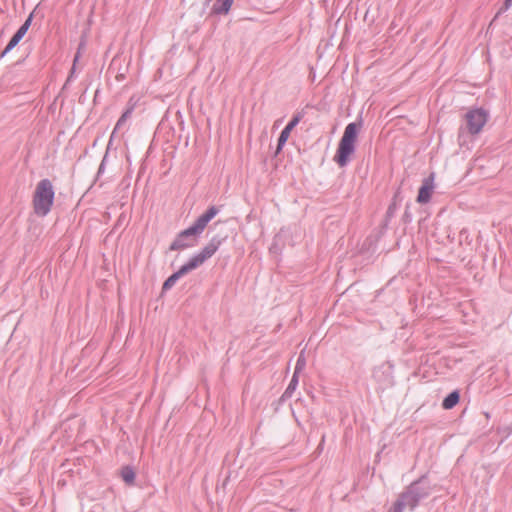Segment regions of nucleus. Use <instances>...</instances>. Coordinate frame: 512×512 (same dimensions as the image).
Masks as SVG:
<instances>
[{
	"instance_id": "1",
	"label": "nucleus",
	"mask_w": 512,
	"mask_h": 512,
	"mask_svg": "<svg viewBox=\"0 0 512 512\" xmlns=\"http://www.w3.org/2000/svg\"><path fill=\"white\" fill-rule=\"evenodd\" d=\"M431 492V483L428 480L427 474H424L410 483L406 489L399 494L388 512H404L406 508L413 511L422 500L429 497Z\"/></svg>"
},
{
	"instance_id": "2",
	"label": "nucleus",
	"mask_w": 512,
	"mask_h": 512,
	"mask_svg": "<svg viewBox=\"0 0 512 512\" xmlns=\"http://www.w3.org/2000/svg\"><path fill=\"white\" fill-rule=\"evenodd\" d=\"M219 213L216 206H211L200 215L187 229L181 231L170 245V250H182L191 248L197 244L198 237L202 234L207 224Z\"/></svg>"
},
{
	"instance_id": "3",
	"label": "nucleus",
	"mask_w": 512,
	"mask_h": 512,
	"mask_svg": "<svg viewBox=\"0 0 512 512\" xmlns=\"http://www.w3.org/2000/svg\"><path fill=\"white\" fill-rule=\"evenodd\" d=\"M54 198L55 191L52 182L47 178L40 180L32 200L34 213L40 217L48 215L53 206Z\"/></svg>"
},
{
	"instance_id": "4",
	"label": "nucleus",
	"mask_w": 512,
	"mask_h": 512,
	"mask_svg": "<svg viewBox=\"0 0 512 512\" xmlns=\"http://www.w3.org/2000/svg\"><path fill=\"white\" fill-rule=\"evenodd\" d=\"M358 131L359 125L355 122H351L345 127L334 157L340 167H345L350 161V156L355 152Z\"/></svg>"
},
{
	"instance_id": "5",
	"label": "nucleus",
	"mask_w": 512,
	"mask_h": 512,
	"mask_svg": "<svg viewBox=\"0 0 512 512\" xmlns=\"http://www.w3.org/2000/svg\"><path fill=\"white\" fill-rule=\"evenodd\" d=\"M489 118L488 112L483 108L469 110L465 114L466 129L471 135L479 134Z\"/></svg>"
},
{
	"instance_id": "6",
	"label": "nucleus",
	"mask_w": 512,
	"mask_h": 512,
	"mask_svg": "<svg viewBox=\"0 0 512 512\" xmlns=\"http://www.w3.org/2000/svg\"><path fill=\"white\" fill-rule=\"evenodd\" d=\"M222 243V240L214 236L211 238L209 243L202 248L201 251L194 254L188 263L193 269L198 268L200 265H202L207 259L211 258L219 249L220 245Z\"/></svg>"
},
{
	"instance_id": "7",
	"label": "nucleus",
	"mask_w": 512,
	"mask_h": 512,
	"mask_svg": "<svg viewBox=\"0 0 512 512\" xmlns=\"http://www.w3.org/2000/svg\"><path fill=\"white\" fill-rule=\"evenodd\" d=\"M303 117V111L297 112L289 121V123L284 127L278 138L277 151H280L283 148L289 138L291 131L299 124Z\"/></svg>"
},
{
	"instance_id": "8",
	"label": "nucleus",
	"mask_w": 512,
	"mask_h": 512,
	"mask_svg": "<svg viewBox=\"0 0 512 512\" xmlns=\"http://www.w3.org/2000/svg\"><path fill=\"white\" fill-rule=\"evenodd\" d=\"M434 190V173H431L428 177H425L422 181V185L419 189L417 196V202L420 204H426L430 201Z\"/></svg>"
},
{
	"instance_id": "9",
	"label": "nucleus",
	"mask_w": 512,
	"mask_h": 512,
	"mask_svg": "<svg viewBox=\"0 0 512 512\" xmlns=\"http://www.w3.org/2000/svg\"><path fill=\"white\" fill-rule=\"evenodd\" d=\"M194 270L190 264L187 262L184 265H182L179 270L174 272L171 276H169L165 282L162 284V290H169L171 289L175 283L184 275Z\"/></svg>"
},
{
	"instance_id": "10",
	"label": "nucleus",
	"mask_w": 512,
	"mask_h": 512,
	"mask_svg": "<svg viewBox=\"0 0 512 512\" xmlns=\"http://www.w3.org/2000/svg\"><path fill=\"white\" fill-rule=\"evenodd\" d=\"M393 365L390 362H386L379 366L378 369L374 370L373 376L378 381H384L387 384L392 382Z\"/></svg>"
},
{
	"instance_id": "11",
	"label": "nucleus",
	"mask_w": 512,
	"mask_h": 512,
	"mask_svg": "<svg viewBox=\"0 0 512 512\" xmlns=\"http://www.w3.org/2000/svg\"><path fill=\"white\" fill-rule=\"evenodd\" d=\"M26 35L21 29H18L16 33L11 37L8 44L4 48V50L0 54V58H3L6 54H8L12 49H14L18 43L23 39Z\"/></svg>"
},
{
	"instance_id": "12",
	"label": "nucleus",
	"mask_w": 512,
	"mask_h": 512,
	"mask_svg": "<svg viewBox=\"0 0 512 512\" xmlns=\"http://www.w3.org/2000/svg\"><path fill=\"white\" fill-rule=\"evenodd\" d=\"M234 0H215L211 8L213 14L222 15L227 14L233 4Z\"/></svg>"
},
{
	"instance_id": "13",
	"label": "nucleus",
	"mask_w": 512,
	"mask_h": 512,
	"mask_svg": "<svg viewBox=\"0 0 512 512\" xmlns=\"http://www.w3.org/2000/svg\"><path fill=\"white\" fill-rule=\"evenodd\" d=\"M459 400H460V394L457 390H454L444 398V400L442 402V407L447 410L452 409L453 407H455L457 405Z\"/></svg>"
},
{
	"instance_id": "14",
	"label": "nucleus",
	"mask_w": 512,
	"mask_h": 512,
	"mask_svg": "<svg viewBox=\"0 0 512 512\" xmlns=\"http://www.w3.org/2000/svg\"><path fill=\"white\" fill-rule=\"evenodd\" d=\"M297 385H298V374L293 373L290 383L288 384L286 390L284 391V393L282 395V399L284 400V399L290 398L292 396V394L294 393V391L296 390Z\"/></svg>"
},
{
	"instance_id": "15",
	"label": "nucleus",
	"mask_w": 512,
	"mask_h": 512,
	"mask_svg": "<svg viewBox=\"0 0 512 512\" xmlns=\"http://www.w3.org/2000/svg\"><path fill=\"white\" fill-rule=\"evenodd\" d=\"M132 114H133V112L130 109L125 108L124 112L122 113L121 117L118 119V121L113 129L111 138L113 137V135L115 134V132L117 130L121 129L125 125L126 121L131 117Z\"/></svg>"
},
{
	"instance_id": "16",
	"label": "nucleus",
	"mask_w": 512,
	"mask_h": 512,
	"mask_svg": "<svg viewBox=\"0 0 512 512\" xmlns=\"http://www.w3.org/2000/svg\"><path fill=\"white\" fill-rule=\"evenodd\" d=\"M121 477L126 483H128V484L133 483L134 479H135L134 470L129 466L122 468Z\"/></svg>"
},
{
	"instance_id": "17",
	"label": "nucleus",
	"mask_w": 512,
	"mask_h": 512,
	"mask_svg": "<svg viewBox=\"0 0 512 512\" xmlns=\"http://www.w3.org/2000/svg\"><path fill=\"white\" fill-rule=\"evenodd\" d=\"M305 366H306V359L304 357V353L301 352L296 361L294 373L299 374L305 368Z\"/></svg>"
},
{
	"instance_id": "18",
	"label": "nucleus",
	"mask_w": 512,
	"mask_h": 512,
	"mask_svg": "<svg viewBox=\"0 0 512 512\" xmlns=\"http://www.w3.org/2000/svg\"><path fill=\"white\" fill-rule=\"evenodd\" d=\"M32 19H33V13H31L27 19L24 21V23L19 27V29H21L23 32L27 33L28 29L30 28L31 26V23H32Z\"/></svg>"
},
{
	"instance_id": "19",
	"label": "nucleus",
	"mask_w": 512,
	"mask_h": 512,
	"mask_svg": "<svg viewBox=\"0 0 512 512\" xmlns=\"http://www.w3.org/2000/svg\"><path fill=\"white\" fill-rule=\"evenodd\" d=\"M137 101L138 100L134 96H132L127 103L126 109H130L132 112H134L137 105Z\"/></svg>"
},
{
	"instance_id": "20",
	"label": "nucleus",
	"mask_w": 512,
	"mask_h": 512,
	"mask_svg": "<svg viewBox=\"0 0 512 512\" xmlns=\"http://www.w3.org/2000/svg\"><path fill=\"white\" fill-rule=\"evenodd\" d=\"M107 156H108V153L106 152V154L104 155V157L99 165L98 172H97L98 175L102 174L105 170Z\"/></svg>"
},
{
	"instance_id": "21",
	"label": "nucleus",
	"mask_w": 512,
	"mask_h": 512,
	"mask_svg": "<svg viewBox=\"0 0 512 512\" xmlns=\"http://www.w3.org/2000/svg\"><path fill=\"white\" fill-rule=\"evenodd\" d=\"M395 210H396L395 203L390 204L388 209H387V216L388 217H392L394 215V213H395Z\"/></svg>"
},
{
	"instance_id": "22",
	"label": "nucleus",
	"mask_w": 512,
	"mask_h": 512,
	"mask_svg": "<svg viewBox=\"0 0 512 512\" xmlns=\"http://www.w3.org/2000/svg\"><path fill=\"white\" fill-rule=\"evenodd\" d=\"M159 128H160V123H159V124L157 125V127H156V132H155V134H157V132H158ZM155 142H156V135H154V138H153L152 144H151V146H150V148H149V150H148V153H151L152 148H153V146L155 145Z\"/></svg>"
},
{
	"instance_id": "23",
	"label": "nucleus",
	"mask_w": 512,
	"mask_h": 512,
	"mask_svg": "<svg viewBox=\"0 0 512 512\" xmlns=\"http://www.w3.org/2000/svg\"><path fill=\"white\" fill-rule=\"evenodd\" d=\"M512 6V0H505L503 7L501 10L506 11Z\"/></svg>"
},
{
	"instance_id": "24",
	"label": "nucleus",
	"mask_w": 512,
	"mask_h": 512,
	"mask_svg": "<svg viewBox=\"0 0 512 512\" xmlns=\"http://www.w3.org/2000/svg\"><path fill=\"white\" fill-rule=\"evenodd\" d=\"M403 218H404V221H405V222H410V221H411V214H410V212L408 211V209H406V210H405L404 215H403Z\"/></svg>"
},
{
	"instance_id": "25",
	"label": "nucleus",
	"mask_w": 512,
	"mask_h": 512,
	"mask_svg": "<svg viewBox=\"0 0 512 512\" xmlns=\"http://www.w3.org/2000/svg\"><path fill=\"white\" fill-rule=\"evenodd\" d=\"M77 60H78V55H76V56H75V58H74V63H75ZM74 71H75V64L73 65V67H72V69H71V73H70V75H69V77H68V80H67V81H70V80H71V78L74 76Z\"/></svg>"
},
{
	"instance_id": "26",
	"label": "nucleus",
	"mask_w": 512,
	"mask_h": 512,
	"mask_svg": "<svg viewBox=\"0 0 512 512\" xmlns=\"http://www.w3.org/2000/svg\"><path fill=\"white\" fill-rule=\"evenodd\" d=\"M462 135V128H460V131H459V138L461 137Z\"/></svg>"
}]
</instances>
